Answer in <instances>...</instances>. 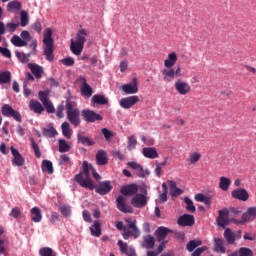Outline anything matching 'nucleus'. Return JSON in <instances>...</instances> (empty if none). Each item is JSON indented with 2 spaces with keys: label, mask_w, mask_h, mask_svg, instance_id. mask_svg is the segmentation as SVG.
Masks as SVG:
<instances>
[{
  "label": "nucleus",
  "mask_w": 256,
  "mask_h": 256,
  "mask_svg": "<svg viewBox=\"0 0 256 256\" xmlns=\"http://www.w3.org/2000/svg\"><path fill=\"white\" fill-rule=\"evenodd\" d=\"M82 168L83 172H80L75 176V182L78 183L80 187L93 191L95 189V184L93 183V180H91V173L96 181H101V175H99L93 165L89 164L87 161L82 163Z\"/></svg>",
  "instance_id": "nucleus-1"
},
{
  "label": "nucleus",
  "mask_w": 256,
  "mask_h": 256,
  "mask_svg": "<svg viewBox=\"0 0 256 256\" xmlns=\"http://www.w3.org/2000/svg\"><path fill=\"white\" fill-rule=\"evenodd\" d=\"M87 35H89L87 29H80L76 34V40H70V51L73 55L79 56L83 53L85 43H87Z\"/></svg>",
  "instance_id": "nucleus-2"
},
{
  "label": "nucleus",
  "mask_w": 256,
  "mask_h": 256,
  "mask_svg": "<svg viewBox=\"0 0 256 256\" xmlns=\"http://www.w3.org/2000/svg\"><path fill=\"white\" fill-rule=\"evenodd\" d=\"M44 55L46 61L52 62L55 59V40L53 39V29L46 28L43 33Z\"/></svg>",
  "instance_id": "nucleus-3"
},
{
  "label": "nucleus",
  "mask_w": 256,
  "mask_h": 256,
  "mask_svg": "<svg viewBox=\"0 0 256 256\" xmlns=\"http://www.w3.org/2000/svg\"><path fill=\"white\" fill-rule=\"evenodd\" d=\"M66 117L74 127L81 125V112L77 108V103L71 101L69 98L66 100Z\"/></svg>",
  "instance_id": "nucleus-4"
},
{
  "label": "nucleus",
  "mask_w": 256,
  "mask_h": 256,
  "mask_svg": "<svg viewBox=\"0 0 256 256\" xmlns=\"http://www.w3.org/2000/svg\"><path fill=\"white\" fill-rule=\"evenodd\" d=\"M2 115H4V117H12L18 123H22V121H23V119L21 117V113H19V111H16L15 109H13V107H11V105H9V104H4L2 106Z\"/></svg>",
  "instance_id": "nucleus-5"
},
{
  "label": "nucleus",
  "mask_w": 256,
  "mask_h": 256,
  "mask_svg": "<svg viewBox=\"0 0 256 256\" xmlns=\"http://www.w3.org/2000/svg\"><path fill=\"white\" fill-rule=\"evenodd\" d=\"M131 205L136 209H143L147 205V190H144V194H135L131 200Z\"/></svg>",
  "instance_id": "nucleus-6"
},
{
  "label": "nucleus",
  "mask_w": 256,
  "mask_h": 256,
  "mask_svg": "<svg viewBox=\"0 0 256 256\" xmlns=\"http://www.w3.org/2000/svg\"><path fill=\"white\" fill-rule=\"evenodd\" d=\"M82 117L84 121H86V123H95V121H103V116L89 109H85L82 111Z\"/></svg>",
  "instance_id": "nucleus-7"
},
{
  "label": "nucleus",
  "mask_w": 256,
  "mask_h": 256,
  "mask_svg": "<svg viewBox=\"0 0 256 256\" xmlns=\"http://www.w3.org/2000/svg\"><path fill=\"white\" fill-rule=\"evenodd\" d=\"M94 189L98 193V195H108V193H111V191H113V185H111V181L106 180L99 182Z\"/></svg>",
  "instance_id": "nucleus-8"
},
{
  "label": "nucleus",
  "mask_w": 256,
  "mask_h": 256,
  "mask_svg": "<svg viewBox=\"0 0 256 256\" xmlns=\"http://www.w3.org/2000/svg\"><path fill=\"white\" fill-rule=\"evenodd\" d=\"M125 222L127 223L126 231H129L134 239H139L141 231L137 227V220L126 219Z\"/></svg>",
  "instance_id": "nucleus-9"
},
{
  "label": "nucleus",
  "mask_w": 256,
  "mask_h": 256,
  "mask_svg": "<svg viewBox=\"0 0 256 256\" xmlns=\"http://www.w3.org/2000/svg\"><path fill=\"white\" fill-rule=\"evenodd\" d=\"M256 219V207H250L247 211L242 215V219L237 221L239 225H245V223L249 221H253Z\"/></svg>",
  "instance_id": "nucleus-10"
},
{
  "label": "nucleus",
  "mask_w": 256,
  "mask_h": 256,
  "mask_svg": "<svg viewBox=\"0 0 256 256\" xmlns=\"http://www.w3.org/2000/svg\"><path fill=\"white\" fill-rule=\"evenodd\" d=\"M116 207L121 213H133L131 207L127 206V198L125 196H118L116 199Z\"/></svg>",
  "instance_id": "nucleus-11"
},
{
  "label": "nucleus",
  "mask_w": 256,
  "mask_h": 256,
  "mask_svg": "<svg viewBox=\"0 0 256 256\" xmlns=\"http://www.w3.org/2000/svg\"><path fill=\"white\" fill-rule=\"evenodd\" d=\"M119 103L122 109H131L133 105H137V103H139V96L135 95V96L122 98Z\"/></svg>",
  "instance_id": "nucleus-12"
},
{
  "label": "nucleus",
  "mask_w": 256,
  "mask_h": 256,
  "mask_svg": "<svg viewBox=\"0 0 256 256\" xmlns=\"http://www.w3.org/2000/svg\"><path fill=\"white\" fill-rule=\"evenodd\" d=\"M217 224L219 227H223L225 229L226 225H229V210L224 208L219 210L217 217Z\"/></svg>",
  "instance_id": "nucleus-13"
},
{
  "label": "nucleus",
  "mask_w": 256,
  "mask_h": 256,
  "mask_svg": "<svg viewBox=\"0 0 256 256\" xmlns=\"http://www.w3.org/2000/svg\"><path fill=\"white\" fill-rule=\"evenodd\" d=\"M174 87L179 95H187L188 93H191V86L185 81L177 80Z\"/></svg>",
  "instance_id": "nucleus-14"
},
{
  "label": "nucleus",
  "mask_w": 256,
  "mask_h": 256,
  "mask_svg": "<svg viewBox=\"0 0 256 256\" xmlns=\"http://www.w3.org/2000/svg\"><path fill=\"white\" fill-rule=\"evenodd\" d=\"M178 225L180 227H193L195 225V216L190 214H184L178 218Z\"/></svg>",
  "instance_id": "nucleus-15"
},
{
  "label": "nucleus",
  "mask_w": 256,
  "mask_h": 256,
  "mask_svg": "<svg viewBox=\"0 0 256 256\" xmlns=\"http://www.w3.org/2000/svg\"><path fill=\"white\" fill-rule=\"evenodd\" d=\"M128 167L134 170L135 175L140 178H144L146 175H150L149 170H144L141 164H137V162H128Z\"/></svg>",
  "instance_id": "nucleus-16"
},
{
  "label": "nucleus",
  "mask_w": 256,
  "mask_h": 256,
  "mask_svg": "<svg viewBox=\"0 0 256 256\" xmlns=\"http://www.w3.org/2000/svg\"><path fill=\"white\" fill-rule=\"evenodd\" d=\"M122 91L126 95H135V93H139V86L137 85V78H134L132 83L124 84L122 86Z\"/></svg>",
  "instance_id": "nucleus-17"
},
{
  "label": "nucleus",
  "mask_w": 256,
  "mask_h": 256,
  "mask_svg": "<svg viewBox=\"0 0 256 256\" xmlns=\"http://www.w3.org/2000/svg\"><path fill=\"white\" fill-rule=\"evenodd\" d=\"M10 151L14 157V159L12 160L13 165H16L17 167H23V165H25V159L23 158L21 153H19V150L11 146Z\"/></svg>",
  "instance_id": "nucleus-18"
},
{
  "label": "nucleus",
  "mask_w": 256,
  "mask_h": 256,
  "mask_svg": "<svg viewBox=\"0 0 256 256\" xmlns=\"http://www.w3.org/2000/svg\"><path fill=\"white\" fill-rule=\"evenodd\" d=\"M233 199H237L238 201H248L249 200V192L245 190V188H237L231 192Z\"/></svg>",
  "instance_id": "nucleus-19"
},
{
  "label": "nucleus",
  "mask_w": 256,
  "mask_h": 256,
  "mask_svg": "<svg viewBox=\"0 0 256 256\" xmlns=\"http://www.w3.org/2000/svg\"><path fill=\"white\" fill-rule=\"evenodd\" d=\"M27 66L28 69H30L32 75H34V77H36L37 79H41V77H43V73H45V69L43 68V66L35 63H28Z\"/></svg>",
  "instance_id": "nucleus-20"
},
{
  "label": "nucleus",
  "mask_w": 256,
  "mask_h": 256,
  "mask_svg": "<svg viewBox=\"0 0 256 256\" xmlns=\"http://www.w3.org/2000/svg\"><path fill=\"white\" fill-rule=\"evenodd\" d=\"M79 82L82 84L81 86L82 95H84V97H91V95H93V88H91L90 85L87 84V79L83 76H80Z\"/></svg>",
  "instance_id": "nucleus-21"
},
{
  "label": "nucleus",
  "mask_w": 256,
  "mask_h": 256,
  "mask_svg": "<svg viewBox=\"0 0 256 256\" xmlns=\"http://www.w3.org/2000/svg\"><path fill=\"white\" fill-rule=\"evenodd\" d=\"M137 191H139V188L136 184H129L126 186H122L120 193L125 197H131V195H136Z\"/></svg>",
  "instance_id": "nucleus-22"
},
{
  "label": "nucleus",
  "mask_w": 256,
  "mask_h": 256,
  "mask_svg": "<svg viewBox=\"0 0 256 256\" xmlns=\"http://www.w3.org/2000/svg\"><path fill=\"white\" fill-rule=\"evenodd\" d=\"M109 163V158L107 157V152L105 150H99L96 153V164L99 167H103Z\"/></svg>",
  "instance_id": "nucleus-23"
},
{
  "label": "nucleus",
  "mask_w": 256,
  "mask_h": 256,
  "mask_svg": "<svg viewBox=\"0 0 256 256\" xmlns=\"http://www.w3.org/2000/svg\"><path fill=\"white\" fill-rule=\"evenodd\" d=\"M169 233H172L171 229L167 228V227H159L156 230V239L157 241L161 242V241H165L167 235H169Z\"/></svg>",
  "instance_id": "nucleus-24"
},
{
  "label": "nucleus",
  "mask_w": 256,
  "mask_h": 256,
  "mask_svg": "<svg viewBox=\"0 0 256 256\" xmlns=\"http://www.w3.org/2000/svg\"><path fill=\"white\" fill-rule=\"evenodd\" d=\"M163 81L165 83H171L175 79V69L174 68H165L162 70Z\"/></svg>",
  "instance_id": "nucleus-25"
},
{
  "label": "nucleus",
  "mask_w": 256,
  "mask_h": 256,
  "mask_svg": "<svg viewBox=\"0 0 256 256\" xmlns=\"http://www.w3.org/2000/svg\"><path fill=\"white\" fill-rule=\"evenodd\" d=\"M142 154L147 159H157L159 157V153L157 152L156 148L153 147H146L142 149Z\"/></svg>",
  "instance_id": "nucleus-26"
},
{
  "label": "nucleus",
  "mask_w": 256,
  "mask_h": 256,
  "mask_svg": "<svg viewBox=\"0 0 256 256\" xmlns=\"http://www.w3.org/2000/svg\"><path fill=\"white\" fill-rule=\"evenodd\" d=\"M175 63H177V53L172 52L168 54L167 59L164 60V67H166V69H171L175 67Z\"/></svg>",
  "instance_id": "nucleus-27"
},
{
  "label": "nucleus",
  "mask_w": 256,
  "mask_h": 256,
  "mask_svg": "<svg viewBox=\"0 0 256 256\" xmlns=\"http://www.w3.org/2000/svg\"><path fill=\"white\" fill-rule=\"evenodd\" d=\"M29 109L30 111H33L34 113H37L38 115H41L43 111H45V108L43 105L40 104L39 101L31 100L29 103Z\"/></svg>",
  "instance_id": "nucleus-28"
},
{
  "label": "nucleus",
  "mask_w": 256,
  "mask_h": 256,
  "mask_svg": "<svg viewBox=\"0 0 256 256\" xmlns=\"http://www.w3.org/2000/svg\"><path fill=\"white\" fill-rule=\"evenodd\" d=\"M214 251L216 253H226L225 240L222 238H214Z\"/></svg>",
  "instance_id": "nucleus-29"
},
{
  "label": "nucleus",
  "mask_w": 256,
  "mask_h": 256,
  "mask_svg": "<svg viewBox=\"0 0 256 256\" xmlns=\"http://www.w3.org/2000/svg\"><path fill=\"white\" fill-rule=\"evenodd\" d=\"M141 245L144 249H153L155 247V238L151 235H146L143 237Z\"/></svg>",
  "instance_id": "nucleus-30"
},
{
  "label": "nucleus",
  "mask_w": 256,
  "mask_h": 256,
  "mask_svg": "<svg viewBox=\"0 0 256 256\" xmlns=\"http://www.w3.org/2000/svg\"><path fill=\"white\" fill-rule=\"evenodd\" d=\"M77 141L80 145H86L87 147H93L95 145V141L81 133L77 134Z\"/></svg>",
  "instance_id": "nucleus-31"
},
{
  "label": "nucleus",
  "mask_w": 256,
  "mask_h": 256,
  "mask_svg": "<svg viewBox=\"0 0 256 256\" xmlns=\"http://www.w3.org/2000/svg\"><path fill=\"white\" fill-rule=\"evenodd\" d=\"M31 213V219L34 223H40V221L43 219V216L41 215V208L39 207H33L30 210Z\"/></svg>",
  "instance_id": "nucleus-32"
},
{
  "label": "nucleus",
  "mask_w": 256,
  "mask_h": 256,
  "mask_svg": "<svg viewBox=\"0 0 256 256\" xmlns=\"http://www.w3.org/2000/svg\"><path fill=\"white\" fill-rule=\"evenodd\" d=\"M92 103L94 105H107L109 103V99L101 94H96L92 97Z\"/></svg>",
  "instance_id": "nucleus-33"
},
{
  "label": "nucleus",
  "mask_w": 256,
  "mask_h": 256,
  "mask_svg": "<svg viewBox=\"0 0 256 256\" xmlns=\"http://www.w3.org/2000/svg\"><path fill=\"white\" fill-rule=\"evenodd\" d=\"M7 11L9 13H17V11H21V2L19 1H11L7 5Z\"/></svg>",
  "instance_id": "nucleus-34"
},
{
  "label": "nucleus",
  "mask_w": 256,
  "mask_h": 256,
  "mask_svg": "<svg viewBox=\"0 0 256 256\" xmlns=\"http://www.w3.org/2000/svg\"><path fill=\"white\" fill-rule=\"evenodd\" d=\"M170 185V194L172 197H179V195L183 194V190L177 187V184L173 181H169Z\"/></svg>",
  "instance_id": "nucleus-35"
},
{
  "label": "nucleus",
  "mask_w": 256,
  "mask_h": 256,
  "mask_svg": "<svg viewBox=\"0 0 256 256\" xmlns=\"http://www.w3.org/2000/svg\"><path fill=\"white\" fill-rule=\"evenodd\" d=\"M229 187H231V179L225 176L220 177L219 188L222 191H229Z\"/></svg>",
  "instance_id": "nucleus-36"
},
{
  "label": "nucleus",
  "mask_w": 256,
  "mask_h": 256,
  "mask_svg": "<svg viewBox=\"0 0 256 256\" xmlns=\"http://www.w3.org/2000/svg\"><path fill=\"white\" fill-rule=\"evenodd\" d=\"M224 239H226L229 245H235V234L231 231V228H226L224 231Z\"/></svg>",
  "instance_id": "nucleus-37"
},
{
  "label": "nucleus",
  "mask_w": 256,
  "mask_h": 256,
  "mask_svg": "<svg viewBox=\"0 0 256 256\" xmlns=\"http://www.w3.org/2000/svg\"><path fill=\"white\" fill-rule=\"evenodd\" d=\"M10 41L14 45V47H26L27 45V41L23 40L17 35H13Z\"/></svg>",
  "instance_id": "nucleus-38"
},
{
  "label": "nucleus",
  "mask_w": 256,
  "mask_h": 256,
  "mask_svg": "<svg viewBox=\"0 0 256 256\" xmlns=\"http://www.w3.org/2000/svg\"><path fill=\"white\" fill-rule=\"evenodd\" d=\"M42 171L44 173H48L49 175H53V162L49 160H43Z\"/></svg>",
  "instance_id": "nucleus-39"
},
{
  "label": "nucleus",
  "mask_w": 256,
  "mask_h": 256,
  "mask_svg": "<svg viewBox=\"0 0 256 256\" xmlns=\"http://www.w3.org/2000/svg\"><path fill=\"white\" fill-rule=\"evenodd\" d=\"M61 129L62 135H64V137H66L67 139H70L73 130H71V125L69 124V122H63L61 125Z\"/></svg>",
  "instance_id": "nucleus-40"
},
{
  "label": "nucleus",
  "mask_w": 256,
  "mask_h": 256,
  "mask_svg": "<svg viewBox=\"0 0 256 256\" xmlns=\"http://www.w3.org/2000/svg\"><path fill=\"white\" fill-rule=\"evenodd\" d=\"M11 83V72L4 71L0 73V85H7Z\"/></svg>",
  "instance_id": "nucleus-41"
},
{
  "label": "nucleus",
  "mask_w": 256,
  "mask_h": 256,
  "mask_svg": "<svg viewBox=\"0 0 256 256\" xmlns=\"http://www.w3.org/2000/svg\"><path fill=\"white\" fill-rule=\"evenodd\" d=\"M90 231L93 237H101V223L95 221L93 227L90 228Z\"/></svg>",
  "instance_id": "nucleus-42"
},
{
  "label": "nucleus",
  "mask_w": 256,
  "mask_h": 256,
  "mask_svg": "<svg viewBox=\"0 0 256 256\" xmlns=\"http://www.w3.org/2000/svg\"><path fill=\"white\" fill-rule=\"evenodd\" d=\"M201 245H202L201 240H190L186 245V249L187 251L192 253V251H195V249H197V247Z\"/></svg>",
  "instance_id": "nucleus-43"
},
{
  "label": "nucleus",
  "mask_w": 256,
  "mask_h": 256,
  "mask_svg": "<svg viewBox=\"0 0 256 256\" xmlns=\"http://www.w3.org/2000/svg\"><path fill=\"white\" fill-rule=\"evenodd\" d=\"M20 25L21 27H27L29 25V14L25 10L20 13Z\"/></svg>",
  "instance_id": "nucleus-44"
},
{
  "label": "nucleus",
  "mask_w": 256,
  "mask_h": 256,
  "mask_svg": "<svg viewBox=\"0 0 256 256\" xmlns=\"http://www.w3.org/2000/svg\"><path fill=\"white\" fill-rule=\"evenodd\" d=\"M58 143L60 153H67L71 150V146H69V144H67V142L64 139L58 140Z\"/></svg>",
  "instance_id": "nucleus-45"
},
{
  "label": "nucleus",
  "mask_w": 256,
  "mask_h": 256,
  "mask_svg": "<svg viewBox=\"0 0 256 256\" xmlns=\"http://www.w3.org/2000/svg\"><path fill=\"white\" fill-rule=\"evenodd\" d=\"M56 134H57V130H55L54 127L43 128V130H42V135L44 137L53 138V137H55Z\"/></svg>",
  "instance_id": "nucleus-46"
},
{
  "label": "nucleus",
  "mask_w": 256,
  "mask_h": 256,
  "mask_svg": "<svg viewBox=\"0 0 256 256\" xmlns=\"http://www.w3.org/2000/svg\"><path fill=\"white\" fill-rule=\"evenodd\" d=\"M184 202L187 205L186 206L187 211H189L190 213H195L196 208H195V205L193 204V200H191L189 197H185Z\"/></svg>",
  "instance_id": "nucleus-47"
},
{
  "label": "nucleus",
  "mask_w": 256,
  "mask_h": 256,
  "mask_svg": "<svg viewBox=\"0 0 256 256\" xmlns=\"http://www.w3.org/2000/svg\"><path fill=\"white\" fill-rule=\"evenodd\" d=\"M39 255L40 256H56L53 253V249H51L50 247H43L39 250Z\"/></svg>",
  "instance_id": "nucleus-48"
},
{
  "label": "nucleus",
  "mask_w": 256,
  "mask_h": 256,
  "mask_svg": "<svg viewBox=\"0 0 256 256\" xmlns=\"http://www.w3.org/2000/svg\"><path fill=\"white\" fill-rule=\"evenodd\" d=\"M60 213L63 215V217H71V206L69 205L60 206Z\"/></svg>",
  "instance_id": "nucleus-49"
},
{
  "label": "nucleus",
  "mask_w": 256,
  "mask_h": 256,
  "mask_svg": "<svg viewBox=\"0 0 256 256\" xmlns=\"http://www.w3.org/2000/svg\"><path fill=\"white\" fill-rule=\"evenodd\" d=\"M32 149L34 151V155L37 159H41V150L39 149V145L35 140H31Z\"/></svg>",
  "instance_id": "nucleus-50"
},
{
  "label": "nucleus",
  "mask_w": 256,
  "mask_h": 256,
  "mask_svg": "<svg viewBox=\"0 0 256 256\" xmlns=\"http://www.w3.org/2000/svg\"><path fill=\"white\" fill-rule=\"evenodd\" d=\"M38 99L41 101L42 105L49 102V93L45 91H40L38 93Z\"/></svg>",
  "instance_id": "nucleus-51"
},
{
  "label": "nucleus",
  "mask_w": 256,
  "mask_h": 256,
  "mask_svg": "<svg viewBox=\"0 0 256 256\" xmlns=\"http://www.w3.org/2000/svg\"><path fill=\"white\" fill-rule=\"evenodd\" d=\"M60 63L65 65V67H73V65H75V59H73V57H66L61 59Z\"/></svg>",
  "instance_id": "nucleus-52"
},
{
  "label": "nucleus",
  "mask_w": 256,
  "mask_h": 256,
  "mask_svg": "<svg viewBox=\"0 0 256 256\" xmlns=\"http://www.w3.org/2000/svg\"><path fill=\"white\" fill-rule=\"evenodd\" d=\"M15 55H16L18 61H20V63H29V60L27 59V54H25L23 52L16 51Z\"/></svg>",
  "instance_id": "nucleus-53"
},
{
  "label": "nucleus",
  "mask_w": 256,
  "mask_h": 256,
  "mask_svg": "<svg viewBox=\"0 0 256 256\" xmlns=\"http://www.w3.org/2000/svg\"><path fill=\"white\" fill-rule=\"evenodd\" d=\"M238 253H239V256H253V250L246 247L240 248Z\"/></svg>",
  "instance_id": "nucleus-54"
},
{
  "label": "nucleus",
  "mask_w": 256,
  "mask_h": 256,
  "mask_svg": "<svg viewBox=\"0 0 256 256\" xmlns=\"http://www.w3.org/2000/svg\"><path fill=\"white\" fill-rule=\"evenodd\" d=\"M118 246L120 248L121 253H123V255H125L129 251V245L123 242V240L118 241Z\"/></svg>",
  "instance_id": "nucleus-55"
},
{
  "label": "nucleus",
  "mask_w": 256,
  "mask_h": 256,
  "mask_svg": "<svg viewBox=\"0 0 256 256\" xmlns=\"http://www.w3.org/2000/svg\"><path fill=\"white\" fill-rule=\"evenodd\" d=\"M136 145H137V139L135 138L134 135L130 136L128 138V149H129V151H131V149H135Z\"/></svg>",
  "instance_id": "nucleus-56"
},
{
  "label": "nucleus",
  "mask_w": 256,
  "mask_h": 256,
  "mask_svg": "<svg viewBox=\"0 0 256 256\" xmlns=\"http://www.w3.org/2000/svg\"><path fill=\"white\" fill-rule=\"evenodd\" d=\"M31 27L33 31H36V33H41V31H43V26L39 20L35 21Z\"/></svg>",
  "instance_id": "nucleus-57"
},
{
  "label": "nucleus",
  "mask_w": 256,
  "mask_h": 256,
  "mask_svg": "<svg viewBox=\"0 0 256 256\" xmlns=\"http://www.w3.org/2000/svg\"><path fill=\"white\" fill-rule=\"evenodd\" d=\"M43 106L45 107L47 113H55V106L49 100L48 102L44 103Z\"/></svg>",
  "instance_id": "nucleus-58"
},
{
  "label": "nucleus",
  "mask_w": 256,
  "mask_h": 256,
  "mask_svg": "<svg viewBox=\"0 0 256 256\" xmlns=\"http://www.w3.org/2000/svg\"><path fill=\"white\" fill-rule=\"evenodd\" d=\"M199 159H201V154L195 152L190 156L189 162L193 165V164L197 163V161H199Z\"/></svg>",
  "instance_id": "nucleus-59"
},
{
  "label": "nucleus",
  "mask_w": 256,
  "mask_h": 256,
  "mask_svg": "<svg viewBox=\"0 0 256 256\" xmlns=\"http://www.w3.org/2000/svg\"><path fill=\"white\" fill-rule=\"evenodd\" d=\"M18 27L19 24H15L13 22H10L6 25V29L9 31V33H14V31H17Z\"/></svg>",
  "instance_id": "nucleus-60"
},
{
  "label": "nucleus",
  "mask_w": 256,
  "mask_h": 256,
  "mask_svg": "<svg viewBox=\"0 0 256 256\" xmlns=\"http://www.w3.org/2000/svg\"><path fill=\"white\" fill-rule=\"evenodd\" d=\"M0 53L3 55V57L11 59V50H9V48H3L0 46Z\"/></svg>",
  "instance_id": "nucleus-61"
},
{
  "label": "nucleus",
  "mask_w": 256,
  "mask_h": 256,
  "mask_svg": "<svg viewBox=\"0 0 256 256\" xmlns=\"http://www.w3.org/2000/svg\"><path fill=\"white\" fill-rule=\"evenodd\" d=\"M10 215L14 217V219H19V217H21V210L19 207H15L11 210Z\"/></svg>",
  "instance_id": "nucleus-62"
},
{
  "label": "nucleus",
  "mask_w": 256,
  "mask_h": 256,
  "mask_svg": "<svg viewBox=\"0 0 256 256\" xmlns=\"http://www.w3.org/2000/svg\"><path fill=\"white\" fill-rule=\"evenodd\" d=\"M101 133L104 135L106 141H109V139H110L111 137H113V132H111V131H110L109 129H107V128H103V129L101 130Z\"/></svg>",
  "instance_id": "nucleus-63"
},
{
  "label": "nucleus",
  "mask_w": 256,
  "mask_h": 256,
  "mask_svg": "<svg viewBox=\"0 0 256 256\" xmlns=\"http://www.w3.org/2000/svg\"><path fill=\"white\" fill-rule=\"evenodd\" d=\"M205 251H207V247H206V246L197 248V249L192 253V256H201V254H202V253H205Z\"/></svg>",
  "instance_id": "nucleus-64"
}]
</instances>
